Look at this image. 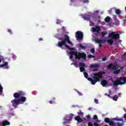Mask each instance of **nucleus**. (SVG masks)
<instances>
[{"label": "nucleus", "instance_id": "obj_1", "mask_svg": "<svg viewBox=\"0 0 126 126\" xmlns=\"http://www.w3.org/2000/svg\"><path fill=\"white\" fill-rule=\"evenodd\" d=\"M25 96V93L24 92L20 91L18 93H15L13 94V97L15 99L11 100L12 106L15 108H17V106L20 104H23L24 102H26V97Z\"/></svg>", "mask_w": 126, "mask_h": 126}, {"label": "nucleus", "instance_id": "obj_2", "mask_svg": "<svg viewBox=\"0 0 126 126\" xmlns=\"http://www.w3.org/2000/svg\"><path fill=\"white\" fill-rule=\"evenodd\" d=\"M58 40L61 41L58 42L57 46L62 49H64L63 46L65 47V45H67L66 43H68L70 45L72 44V42L69 39V36L67 34H63L62 37L58 38Z\"/></svg>", "mask_w": 126, "mask_h": 126}, {"label": "nucleus", "instance_id": "obj_3", "mask_svg": "<svg viewBox=\"0 0 126 126\" xmlns=\"http://www.w3.org/2000/svg\"><path fill=\"white\" fill-rule=\"evenodd\" d=\"M70 55V60L73 59V56H75L76 60H80V59L86 60V54L84 53L78 52L77 51H70L69 53Z\"/></svg>", "mask_w": 126, "mask_h": 126}, {"label": "nucleus", "instance_id": "obj_4", "mask_svg": "<svg viewBox=\"0 0 126 126\" xmlns=\"http://www.w3.org/2000/svg\"><path fill=\"white\" fill-rule=\"evenodd\" d=\"M120 39V34L117 33L116 32H112L108 35V39L107 40V43L112 46L114 43V41H117Z\"/></svg>", "mask_w": 126, "mask_h": 126}, {"label": "nucleus", "instance_id": "obj_5", "mask_svg": "<svg viewBox=\"0 0 126 126\" xmlns=\"http://www.w3.org/2000/svg\"><path fill=\"white\" fill-rule=\"evenodd\" d=\"M111 80L115 87H118L119 85H124L126 84V79H116L115 81L114 80Z\"/></svg>", "mask_w": 126, "mask_h": 126}, {"label": "nucleus", "instance_id": "obj_6", "mask_svg": "<svg viewBox=\"0 0 126 126\" xmlns=\"http://www.w3.org/2000/svg\"><path fill=\"white\" fill-rule=\"evenodd\" d=\"M120 66L118 64L114 65L113 63H110L107 66V68L108 69H111V70H117L119 69Z\"/></svg>", "mask_w": 126, "mask_h": 126}, {"label": "nucleus", "instance_id": "obj_7", "mask_svg": "<svg viewBox=\"0 0 126 126\" xmlns=\"http://www.w3.org/2000/svg\"><path fill=\"white\" fill-rule=\"evenodd\" d=\"M75 37L77 40H82L83 39V32L81 31L76 32Z\"/></svg>", "mask_w": 126, "mask_h": 126}, {"label": "nucleus", "instance_id": "obj_8", "mask_svg": "<svg viewBox=\"0 0 126 126\" xmlns=\"http://www.w3.org/2000/svg\"><path fill=\"white\" fill-rule=\"evenodd\" d=\"M77 114L78 116L75 117V121H77L78 123H82V122H83V120L80 118V116H82L83 115V112H82L81 110H80L79 112H77Z\"/></svg>", "mask_w": 126, "mask_h": 126}, {"label": "nucleus", "instance_id": "obj_9", "mask_svg": "<svg viewBox=\"0 0 126 126\" xmlns=\"http://www.w3.org/2000/svg\"><path fill=\"white\" fill-rule=\"evenodd\" d=\"M102 72H97L94 74L93 78L94 79H100L103 77Z\"/></svg>", "mask_w": 126, "mask_h": 126}, {"label": "nucleus", "instance_id": "obj_10", "mask_svg": "<svg viewBox=\"0 0 126 126\" xmlns=\"http://www.w3.org/2000/svg\"><path fill=\"white\" fill-rule=\"evenodd\" d=\"M74 115L71 114V115H67L65 118L64 119L66 122H63V125H65L67 123H68V122H70L71 120H72V117H73Z\"/></svg>", "mask_w": 126, "mask_h": 126}, {"label": "nucleus", "instance_id": "obj_11", "mask_svg": "<svg viewBox=\"0 0 126 126\" xmlns=\"http://www.w3.org/2000/svg\"><path fill=\"white\" fill-rule=\"evenodd\" d=\"M95 42L97 44H99V46L100 47V48H102V47L103 46L102 44H103V43H105V42H104V40L99 39H95Z\"/></svg>", "mask_w": 126, "mask_h": 126}, {"label": "nucleus", "instance_id": "obj_12", "mask_svg": "<svg viewBox=\"0 0 126 126\" xmlns=\"http://www.w3.org/2000/svg\"><path fill=\"white\" fill-rule=\"evenodd\" d=\"M79 64H80V66H82V67H80V72H83V71H84V70H85V68H84V67H85V64L82 62H81L79 63Z\"/></svg>", "mask_w": 126, "mask_h": 126}, {"label": "nucleus", "instance_id": "obj_13", "mask_svg": "<svg viewBox=\"0 0 126 126\" xmlns=\"http://www.w3.org/2000/svg\"><path fill=\"white\" fill-rule=\"evenodd\" d=\"M93 32H97L99 33L100 32V29L99 26H96L95 28H92Z\"/></svg>", "mask_w": 126, "mask_h": 126}, {"label": "nucleus", "instance_id": "obj_14", "mask_svg": "<svg viewBox=\"0 0 126 126\" xmlns=\"http://www.w3.org/2000/svg\"><path fill=\"white\" fill-rule=\"evenodd\" d=\"M93 85H94L96 82L100 81V79H88Z\"/></svg>", "mask_w": 126, "mask_h": 126}, {"label": "nucleus", "instance_id": "obj_15", "mask_svg": "<svg viewBox=\"0 0 126 126\" xmlns=\"http://www.w3.org/2000/svg\"><path fill=\"white\" fill-rule=\"evenodd\" d=\"M101 84L103 87H106L108 85V81L106 80H102L101 82Z\"/></svg>", "mask_w": 126, "mask_h": 126}, {"label": "nucleus", "instance_id": "obj_16", "mask_svg": "<svg viewBox=\"0 0 126 126\" xmlns=\"http://www.w3.org/2000/svg\"><path fill=\"white\" fill-rule=\"evenodd\" d=\"M8 63L5 62L3 64H0V67H5L6 68H8Z\"/></svg>", "mask_w": 126, "mask_h": 126}, {"label": "nucleus", "instance_id": "obj_17", "mask_svg": "<svg viewBox=\"0 0 126 126\" xmlns=\"http://www.w3.org/2000/svg\"><path fill=\"white\" fill-rule=\"evenodd\" d=\"M2 126H9L10 125V123L8 122V121H4L2 122Z\"/></svg>", "mask_w": 126, "mask_h": 126}, {"label": "nucleus", "instance_id": "obj_18", "mask_svg": "<svg viewBox=\"0 0 126 126\" xmlns=\"http://www.w3.org/2000/svg\"><path fill=\"white\" fill-rule=\"evenodd\" d=\"M65 48H66L67 49H68V50H70V51H73V50H74V48L70 47H69V46H68L67 45H65Z\"/></svg>", "mask_w": 126, "mask_h": 126}, {"label": "nucleus", "instance_id": "obj_19", "mask_svg": "<svg viewBox=\"0 0 126 126\" xmlns=\"http://www.w3.org/2000/svg\"><path fill=\"white\" fill-rule=\"evenodd\" d=\"M115 12L116 14H117V15H120V14L122 13V11H121V10H120V9H116L115 10Z\"/></svg>", "mask_w": 126, "mask_h": 126}, {"label": "nucleus", "instance_id": "obj_20", "mask_svg": "<svg viewBox=\"0 0 126 126\" xmlns=\"http://www.w3.org/2000/svg\"><path fill=\"white\" fill-rule=\"evenodd\" d=\"M104 20H105V22L108 23V22H110V21H111V18H110V17H109V16H107L105 18Z\"/></svg>", "mask_w": 126, "mask_h": 126}, {"label": "nucleus", "instance_id": "obj_21", "mask_svg": "<svg viewBox=\"0 0 126 126\" xmlns=\"http://www.w3.org/2000/svg\"><path fill=\"white\" fill-rule=\"evenodd\" d=\"M120 72H121L120 69H117V70H115L114 71H113V73H114V74H119Z\"/></svg>", "mask_w": 126, "mask_h": 126}, {"label": "nucleus", "instance_id": "obj_22", "mask_svg": "<svg viewBox=\"0 0 126 126\" xmlns=\"http://www.w3.org/2000/svg\"><path fill=\"white\" fill-rule=\"evenodd\" d=\"M90 67L91 68H98V65L92 64H91Z\"/></svg>", "mask_w": 126, "mask_h": 126}, {"label": "nucleus", "instance_id": "obj_23", "mask_svg": "<svg viewBox=\"0 0 126 126\" xmlns=\"http://www.w3.org/2000/svg\"><path fill=\"white\" fill-rule=\"evenodd\" d=\"M109 124L111 126H117V124L114 123L113 121H110Z\"/></svg>", "mask_w": 126, "mask_h": 126}, {"label": "nucleus", "instance_id": "obj_24", "mask_svg": "<svg viewBox=\"0 0 126 126\" xmlns=\"http://www.w3.org/2000/svg\"><path fill=\"white\" fill-rule=\"evenodd\" d=\"M112 98L113 100H114V101H118V98H119V96H118V95H115Z\"/></svg>", "mask_w": 126, "mask_h": 126}, {"label": "nucleus", "instance_id": "obj_25", "mask_svg": "<svg viewBox=\"0 0 126 126\" xmlns=\"http://www.w3.org/2000/svg\"><path fill=\"white\" fill-rule=\"evenodd\" d=\"M115 24L116 26H119V25H120V20L116 19L115 22Z\"/></svg>", "mask_w": 126, "mask_h": 126}, {"label": "nucleus", "instance_id": "obj_26", "mask_svg": "<svg viewBox=\"0 0 126 126\" xmlns=\"http://www.w3.org/2000/svg\"><path fill=\"white\" fill-rule=\"evenodd\" d=\"M113 120L114 121H117V122H123V121H124V120L122 119H118L117 118H114Z\"/></svg>", "mask_w": 126, "mask_h": 126}, {"label": "nucleus", "instance_id": "obj_27", "mask_svg": "<svg viewBox=\"0 0 126 126\" xmlns=\"http://www.w3.org/2000/svg\"><path fill=\"white\" fill-rule=\"evenodd\" d=\"M104 122L106 123L107 124H109L110 123V119L108 118H105L104 119Z\"/></svg>", "mask_w": 126, "mask_h": 126}, {"label": "nucleus", "instance_id": "obj_28", "mask_svg": "<svg viewBox=\"0 0 126 126\" xmlns=\"http://www.w3.org/2000/svg\"><path fill=\"white\" fill-rule=\"evenodd\" d=\"M55 101H56V98L55 97L52 98L51 100L50 101V104H54V103H55Z\"/></svg>", "mask_w": 126, "mask_h": 126}, {"label": "nucleus", "instance_id": "obj_29", "mask_svg": "<svg viewBox=\"0 0 126 126\" xmlns=\"http://www.w3.org/2000/svg\"><path fill=\"white\" fill-rule=\"evenodd\" d=\"M107 33L106 32H101L102 37H104L105 35H107Z\"/></svg>", "mask_w": 126, "mask_h": 126}, {"label": "nucleus", "instance_id": "obj_30", "mask_svg": "<svg viewBox=\"0 0 126 126\" xmlns=\"http://www.w3.org/2000/svg\"><path fill=\"white\" fill-rule=\"evenodd\" d=\"M83 3H88L89 2V0H82Z\"/></svg>", "mask_w": 126, "mask_h": 126}, {"label": "nucleus", "instance_id": "obj_31", "mask_svg": "<svg viewBox=\"0 0 126 126\" xmlns=\"http://www.w3.org/2000/svg\"><path fill=\"white\" fill-rule=\"evenodd\" d=\"M84 75L86 78H88V73H87V72H85L84 73Z\"/></svg>", "mask_w": 126, "mask_h": 126}, {"label": "nucleus", "instance_id": "obj_32", "mask_svg": "<svg viewBox=\"0 0 126 126\" xmlns=\"http://www.w3.org/2000/svg\"><path fill=\"white\" fill-rule=\"evenodd\" d=\"M79 47H80V48H82V49H83L84 50L85 49H86V47L83 46L82 45V44H79Z\"/></svg>", "mask_w": 126, "mask_h": 126}, {"label": "nucleus", "instance_id": "obj_33", "mask_svg": "<svg viewBox=\"0 0 126 126\" xmlns=\"http://www.w3.org/2000/svg\"><path fill=\"white\" fill-rule=\"evenodd\" d=\"M89 59H92V58H95V56L92 55H89L88 56Z\"/></svg>", "mask_w": 126, "mask_h": 126}, {"label": "nucleus", "instance_id": "obj_34", "mask_svg": "<svg viewBox=\"0 0 126 126\" xmlns=\"http://www.w3.org/2000/svg\"><path fill=\"white\" fill-rule=\"evenodd\" d=\"M91 52H92V54L95 53V49L92 48L91 49Z\"/></svg>", "mask_w": 126, "mask_h": 126}, {"label": "nucleus", "instance_id": "obj_35", "mask_svg": "<svg viewBox=\"0 0 126 126\" xmlns=\"http://www.w3.org/2000/svg\"><path fill=\"white\" fill-rule=\"evenodd\" d=\"M90 26H94V23L93 22H92L91 21H90Z\"/></svg>", "mask_w": 126, "mask_h": 126}, {"label": "nucleus", "instance_id": "obj_36", "mask_svg": "<svg viewBox=\"0 0 126 126\" xmlns=\"http://www.w3.org/2000/svg\"><path fill=\"white\" fill-rule=\"evenodd\" d=\"M8 32L9 33H10V34H11V35H12L13 34V33L12 32V31H11V30L10 29H8Z\"/></svg>", "mask_w": 126, "mask_h": 126}, {"label": "nucleus", "instance_id": "obj_37", "mask_svg": "<svg viewBox=\"0 0 126 126\" xmlns=\"http://www.w3.org/2000/svg\"><path fill=\"white\" fill-rule=\"evenodd\" d=\"M88 126H93V125L92 123H91V122H89L88 124Z\"/></svg>", "mask_w": 126, "mask_h": 126}, {"label": "nucleus", "instance_id": "obj_38", "mask_svg": "<svg viewBox=\"0 0 126 126\" xmlns=\"http://www.w3.org/2000/svg\"><path fill=\"white\" fill-rule=\"evenodd\" d=\"M56 24H61V20H57V21H56Z\"/></svg>", "mask_w": 126, "mask_h": 126}, {"label": "nucleus", "instance_id": "obj_39", "mask_svg": "<svg viewBox=\"0 0 126 126\" xmlns=\"http://www.w3.org/2000/svg\"><path fill=\"white\" fill-rule=\"evenodd\" d=\"M76 92H77V93L79 94L80 96H82V94L80 92L78 91H76Z\"/></svg>", "mask_w": 126, "mask_h": 126}, {"label": "nucleus", "instance_id": "obj_40", "mask_svg": "<svg viewBox=\"0 0 126 126\" xmlns=\"http://www.w3.org/2000/svg\"><path fill=\"white\" fill-rule=\"evenodd\" d=\"M97 119H98V116H97V115L94 116V120H97Z\"/></svg>", "mask_w": 126, "mask_h": 126}, {"label": "nucleus", "instance_id": "obj_41", "mask_svg": "<svg viewBox=\"0 0 126 126\" xmlns=\"http://www.w3.org/2000/svg\"><path fill=\"white\" fill-rule=\"evenodd\" d=\"M102 62H105V61H107V57H104L102 58Z\"/></svg>", "mask_w": 126, "mask_h": 126}, {"label": "nucleus", "instance_id": "obj_42", "mask_svg": "<svg viewBox=\"0 0 126 126\" xmlns=\"http://www.w3.org/2000/svg\"><path fill=\"white\" fill-rule=\"evenodd\" d=\"M98 101H99L98 100V99H97L96 98L94 99V102L95 103V104H98Z\"/></svg>", "mask_w": 126, "mask_h": 126}, {"label": "nucleus", "instance_id": "obj_43", "mask_svg": "<svg viewBox=\"0 0 126 126\" xmlns=\"http://www.w3.org/2000/svg\"><path fill=\"white\" fill-rule=\"evenodd\" d=\"M94 126H100V125L97 124L96 123H94Z\"/></svg>", "mask_w": 126, "mask_h": 126}, {"label": "nucleus", "instance_id": "obj_44", "mask_svg": "<svg viewBox=\"0 0 126 126\" xmlns=\"http://www.w3.org/2000/svg\"><path fill=\"white\" fill-rule=\"evenodd\" d=\"M117 126H123V124H121L120 123H117Z\"/></svg>", "mask_w": 126, "mask_h": 126}, {"label": "nucleus", "instance_id": "obj_45", "mask_svg": "<svg viewBox=\"0 0 126 126\" xmlns=\"http://www.w3.org/2000/svg\"><path fill=\"white\" fill-rule=\"evenodd\" d=\"M117 79H126V77H124L123 78L120 77L119 78H117Z\"/></svg>", "mask_w": 126, "mask_h": 126}, {"label": "nucleus", "instance_id": "obj_46", "mask_svg": "<svg viewBox=\"0 0 126 126\" xmlns=\"http://www.w3.org/2000/svg\"><path fill=\"white\" fill-rule=\"evenodd\" d=\"M90 118H91L90 115H87L86 116V118L89 119H89H90Z\"/></svg>", "mask_w": 126, "mask_h": 126}, {"label": "nucleus", "instance_id": "obj_47", "mask_svg": "<svg viewBox=\"0 0 126 126\" xmlns=\"http://www.w3.org/2000/svg\"><path fill=\"white\" fill-rule=\"evenodd\" d=\"M105 95H106V96H107L108 97H111L110 95V94H107V93L105 94Z\"/></svg>", "mask_w": 126, "mask_h": 126}, {"label": "nucleus", "instance_id": "obj_48", "mask_svg": "<svg viewBox=\"0 0 126 126\" xmlns=\"http://www.w3.org/2000/svg\"><path fill=\"white\" fill-rule=\"evenodd\" d=\"M39 41H43V38H39Z\"/></svg>", "mask_w": 126, "mask_h": 126}, {"label": "nucleus", "instance_id": "obj_49", "mask_svg": "<svg viewBox=\"0 0 126 126\" xmlns=\"http://www.w3.org/2000/svg\"><path fill=\"white\" fill-rule=\"evenodd\" d=\"M95 122H96V123H99V120H98V118H97V119H96Z\"/></svg>", "mask_w": 126, "mask_h": 126}, {"label": "nucleus", "instance_id": "obj_50", "mask_svg": "<svg viewBox=\"0 0 126 126\" xmlns=\"http://www.w3.org/2000/svg\"><path fill=\"white\" fill-rule=\"evenodd\" d=\"M126 15L125 16V19L124 20V23H126Z\"/></svg>", "mask_w": 126, "mask_h": 126}, {"label": "nucleus", "instance_id": "obj_51", "mask_svg": "<svg viewBox=\"0 0 126 126\" xmlns=\"http://www.w3.org/2000/svg\"><path fill=\"white\" fill-rule=\"evenodd\" d=\"M96 70H97V69H94L93 70V71H96Z\"/></svg>", "mask_w": 126, "mask_h": 126}, {"label": "nucleus", "instance_id": "obj_52", "mask_svg": "<svg viewBox=\"0 0 126 126\" xmlns=\"http://www.w3.org/2000/svg\"><path fill=\"white\" fill-rule=\"evenodd\" d=\"M74 1V0H71V2H73Z\"/></svg>", "mask_w": 126, "mask_h": 126}, {"label": "nucleus", "instance_id": "obj_53", "mask_svg": "<svg viewBox=\"0 0 126 126\" xmlns=\"http://www.w3.org/2000/svg\"><path fill=\"white\" fill-rule=\"evenodd\" d=\"M121 94H118V95H119L120 97H121Z\"/></svg>", "mask_w": 126, "mask_h": 126}, {"label": "nucleus", "instance_id": "obj_54", "mask_svg": "<svg viewBox=\"0 0 126 126\" xmlns=\"http://www.w3.org/2000/svg\"><path fill=\"white\" fill-rule=\"evenodd\" d=\"M88 79H92V78H88Z\"/></svg>", "mask_w": 126, "mask_h": 126}, {"label": "nucleus", "instance_id": "obj_55", "mask_svg": "<svg viewBox=\"0 0 126 126\" xmlns=\"http://www.w3.org/2000/svg\"><path fill=\"white\" fill-rule=\"evenodd\" d=\"M89 110H91V107L89 108Z\"/></svg>", "mask_w": 126, "mask_h": 126}, {"label": "nucleus", "instance_id": "obj_56", "mask_svg": "<svg viewBox=\"0 0 126 126\" xmlns=\"http://www.w3.org/2000/svg\"><path fill=\"white\" fill-rule=\"evenodd\" d=\"M13 57H15V56L14 55H13L12 58H13Z\"/></svg>", "mask_w": 126, "mask_h": 126}, {"label": "nucleus", "instance_id": "obj_57", "mask_svg": "<svg viewBox=\"0 0 126 126\" xmlns=\"http://www.w3.org/2000/svg\"><path fill=\"white\" fill-rule=\"evenodd\" d=\"M109 93H111V90L109 91Z\"/></svg>", "mask_w": 126, "mask_h": 126}, {"label": "nucleus", "instance_id": "obj_58", "mask_svg": "<svg viewBox=\"0 0 126 126\" xmlns=\"http://www.w3.org/2000/svg\"><path fill=\"white\" fill-rule=\"evenodd\" d=\"M124 56H126V54H124Z\"/></svg>", "mask_w": 126, "mask_h": 126}, {"label": "nucleus", "instance_id": "obj_59", "mask_svg": "<svg viewBox=\"0 0 126 126\" xmlns=\"http://www.w3.org/2000/svg\"><path fill=\"white\" fill-rule=\"evenodd\" d=\"M125 111L126 112V109H125Z\"/></svg>", "mask_w": 126, "mask_h": 126}, {"label": "nucleus", "instance_id": "obj_60", "mask_svg": "<svg viewBox=\"0 0 126 126\" xmlns=\"http://www.w3.org/2000/svg\"><path fill=\"white\" fill-rule=\"evenodd\" d=\"M96 12H98V11H97Z\"/></svg>", "mask_w": 126, "mask_h": 126}, {"label": "nucleus", "instance_id": "obj_61", "mask_svg": "<svg viewBox=\"0 0 126 126\" xmlns=\"http://www.w3.org/2000/svg\"><path fill=\"white\" fill-rule=\"evenodd\" d=\"M2 126H3V125Z\"/></svg>", "mask_w": 126, "mask_h": 126}]
</instances>
